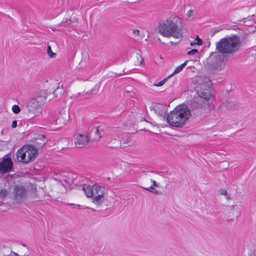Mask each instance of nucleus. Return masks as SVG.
<instances>
[{
    "label": "nucleus",
    "mask_w": 256,
    "mask_h": 256,
    "mask_svg": "<svg viewBox=\"0 0 256 256\" xmlns=\"http://www.w3.org/2000/svg\"><path fill=\"white\" fill-rule=\"evenodd\" d=\"M110 134L114 136V138L116 137L120 138L122 134V128L119 127H116L112 128L110 131Z\"/></svg>",
    "instance_id": "15"
},
{
    "label": "nucleus",
    "mask_w": 256,
    "mask_h": 256,
    "mask_svg": "<svg viewBox=\"0 0 256 256\" xmlns=\"http://www.w3.org/2000/svg\"><path fill=\"white\" fill-rule=\"evenodd\" d=\"M13 168V162L11 158H4L0 162V174H4L10 172Z\"/></svg>",
    "instance_id": "11"
},
{
    "label": "nucleus",
    "mask_w": 256,
    "mask_h": 256,
    "mask_svg": "<svg viewBox=\"0 0 256 256\" xmlns=\"http://www.w3.org/2000/svg\"><path fill=\"white\" fill-rule=\"evenodd\" d=\"M182 20L178 18H170L159 23L158 32L163 36L176 38L184 37L182 29L178 26V22L181 23Z\"/></svg>",
    "instance_id": "2"
},
{
    "label": "nucleus",
    "mask_w": 256,
    "mask_h": 256,
    "mask_svg": "<svg viewBox=\"0 0 256 256\" xmlns=\"http://www.w3.org/2000/svg\"><path fill=\"white\" fill-rule=\"evenodd\" d=\"M133 33L134 34H136L137 36H139L140 34V30H133Z\"/></svg>",
    "instance_id": "32"
},
{
    "label": "nucleus",
    "mask_w": 256,
    "mask_h": 256,
    "mask_svg": "<svg viewBox=\"0 0 256 256\" xmlns=\"http://www.w3.org/2000/svg\"><path fill=\"white\" fill-rule=\"evenodd\" d=\"M38 150L33 146H23L16 152L17 160L24 164H28L35 160Z\"/></svg>",
    "instance_id": "7"
},
{
    "label": "nucleus",
    "mask_w": 256,
    "mask_h": 256,
    "mask_svg": "<svg viewBox=\"0 0 256 256\" xmlns=\"http://www.w3.org/2000/svg\"><path fill=\"white\" fill-rule=\"evenodd\" d=\"M82 190L88 198H92L93 203L100 206L104 202L105 189L101 186L95 184L91 187L89 185L84 184Z\"/></svg>",
    "instance_id": "5"
},
{
    "label": "nucleus",
    "mask_w": 256,
    "mask_h": 256,
    "mask_svg": "<svg viewBox=\"0 0 256 256\" xmlns=\"http://www.w3.org/2000/svg\"><path fill=\"white\" fill-rule=\"evenodd\" d=\"M170 44H171L172 45H175V44H175V43H174V42H170Z\"/></svg>",
    "instance_id": "36"
},
{
    "label": "nucleus",
    "mask_w": 256,
    "mask_h": 256,
    "mask_svg": "<svg viewBox=\"0 0 256 256\" xmlns=\"http://www.w3.org/2000/svg\"><path fill=\"white\" fill-rule=\"evenodd\" d=\"M219 193L222 195H226L227 194V190L224 188H221L219 190Z\"/></svg>",
    "instance_id": "28"
},
{
    "label": "nucleus",
    "mask_w": 256,
    "mask_h": 256,
    "mask_svg": "<svg viewBox=\"0 0 256 256\" xmlns=\"http://www.w3.org/2000/svg\"><path fill=\"white\" fill-rule=\"evenodd\" d=\"M136 57L138 59L140 58V64H142L144 62V60L143 58L139 54H137Z\"/></svg>",
    "instance_id": "29"
},
{
    "label": "nucleus",
    "mask_w": 256,
    "mask_h": 256,
    "mask_svg": "<svg viewBox=\"0 0 256 256\" xmlns=\"http://www.w3.org/2000/svg\"><path fill=\"white\" fill-rule=\"evenodd\" d=\"M146 186H142V188L149 192L155 194H159L160 192L156 190V188L159 187V184L151 178L150 176H148L145 180Z\"/></svg>",
    "instance_id": "10"
},
{
    "label": "nucleus",
    "mask_w": 256,
    "mask_h": 256,
    "mask_svg": "<svg viewBox=\"0 0 256 256\" xmlns=\"http://www.w3.org/2000/svg\"><path fill=\"white\" fill-rule=\"evenodd\" d=\"M69 116L66 112H60L58 114L56 118L54 120L55 124L62 128L65 126L68 120Z\"/></svg>",
    "instance_id": "12"
},
{
    "label": "nucleus",
    "mask_w": 256,
    "mask_h": 256,
    "mask_svg": "<svg viewBox=\"0 0 256 256\" xmlns=\"http://www.w3.org/2000/svg\"><path fill=\"white\" fill-rule=\"evenodd\" d=\"M150 109L154 110L156 114L160 116L164 114L166 112V106L160 104H152L150 106Z\"/></svg>",
    "instance_id": "14"
},
{
    "label": "nucleus",
    "mask_w": 256,
    "mask_h": 256,
    "mask_svg": "<svg viewBox=\"0 0 256 256\" xmlns=\"http://www.w3.org/2000/svg\"><path fill=\"white\" fill-rule=\"evenodd\" d=\"M198 96L188 102V106L192 110H202L208 112L212 108L210 103L212 82L207 76H200L196 78Z\"/></svg>",
    "instance_id": "1"
},
{
    "label": "nucleus",
    "mask_w": 256,
    "mask_h": 256,
    "mask_svg": "<svg viewBox=\"0 0 256 256\" xmlns=\"http://www.w3.org/2000/svg\"><path fill=\"white\" fill-rule=\"evenodd\" d=\"M48 96L46 90H40L35 97L29 100L26 104L28 110L31 113L35 114L41 110L42 106L46 102Z\"/></svg>",
    "instance_id": "6"
},
{
    "label": "nucleus",
    "mask_w": 256,
    "mask_h": 256,
    "mask_svg": "<svg viewBox=\"0 0 256 256\" xmlns=\"http://www.w3.org/2000/svg\"><path fill=\"white\" fill-rule=\"evenodd\" d=\"M190 116V110L186 105L176 106L168 114L167 122L172 126L182 128Z\"/></svg>",
    "instance_id": "3"
},
{
    "label": "nucleus",
    "mask_w": 256,
    "mask_h": 256,
    "mask_svg": "<svg viewBox=\"0 0 256 256\" xmlns=\"http://www.w3.org/2000/svg\"><path fill=\"white\" fill-rule=\"evenodd\" d=\"M238 108V106L237 105H235L234 106V108Z\"/></svg>",
    "instance_id": "37"
},
{
    "label": "nucleus",
    "mask_w": 256,
    "mask_h": 256,
    "mask_svg": "<svg viewBox=\"0 0 256 256\" xmlns=\"http://www.w3.org/2000/svg\"><path fill=\"white\" fill-rule=\"evenodd\" d=\"M240 38L237 36L221 39L216 46L218 52L224 54H232L237 51L240 46Z\"/></svg>",
    "instance_id": "4"
},
{
    "label": "nucleus",
    "mask_w": 256,
    "mask_h": 256,
    "mask_svg": "<svg viewBox=\"0 0 256 256\" xmlns=\"http://www.w3.org/2000/svg\"><path fill=\"white\" fill-rule=\"evenodd\" d=\"M154 86H162V84L161 82H159L157 83L156 84H154Z\"/></svg>",
    "instance_id": "34"
},
{
    "label": "nucleus",
    "mask_w": 256,
    "mask_h": 256,
    "mask_svg": "<svg viewBox=\"0 0 256 256\" xmlns=\"http://www.w3.org/2000/svg\"><path fill=\"white\" fill-rule=\"evenodd\" d=\"M46 138L44 135H41L40 136V140H42L40 142H36L37 147L38 148H42L44 144H46V142H44V139Z\"/></svg>",
    "instance_id": "19"
},
{
    "label": "nucleus",
    "mask_w": 256,
    "mask_h": 256,
    "mask_svg": "<svg viewBox=\"0 0 256 256\" xmlns=\"http://www.w3.org/2000/svg\"><path fill=\"white\" fill-rule=\"evenodd\" d=\"M90 95V93L89 92H86L85 93L79 92L77 94V96H73V97L78 98H80V99H82L83 98H84L86 97L87 96H89Z\"/></svg>",
    "instance_id": "22"
},
{
    "label": "nucleus",
    "mask_w": 256,
    "mask_h": 256,
    "mask_svg": "<svg viewBox=\"0 0 256 256\" xmlns=\"http://www.w3.org/2000/svg\"><path fill=\"white\" fill-rule=\"evenodd\" d=\"M64 93V90L62 86L60 87L59 86L53 92V94L55 95L56 97H58L62 96Z\"/></svg>",
    "instance_id": "18"
},
{
    "label": "nucleus",
    "mask_w": 256,
    "mask_h": 256,
    "mask_svg": "<svg viewBox=\"0 0 256 256\" xmlns=\"http://www.w3.org/2000/svg\"><path fill=\"white\" fill-rule=\"evenodd\" d=\"M32 190L34 194L36 192V187L35 185H32Z\"/></svg>",
    "instance_id": "31"
},
{
    "label": "nucleus",
    "mask_w": 256,
    "mask_h": 256,
    "mask_svg": "<svg viewBox=\"0 0 256 256\" xmlns=\"http://www.w3.org/2000/svg\"><path fill=\"white\" fill-rule=\"evenodd\" d=\"M47 52L48 54V56L51 58H55L56 54L52 52V48L50 46H48L47 48Z\"/></svg>",
    "instance_id": "23"
},
{
    "label": "nucleus",
    "mask_w": 256,
    "mask_h": 256,
    "mask_svg": "<svg viewBox=\"0 0 256 256\" xmlns=\"http://www.w3.org/2000/svg\"><path fill=\"white\" fill-rule=\"evenodd\" d=\"M17 126V121L14 120L12 122V128H16Z\"/></svg>",
    "instance_id": "30"
},
{
    "label": "nucleus",
    "mask_w": 256,
    "mask_h": 256,
    "mask_svg": "<svg viewBox=\"0 0 256 256\" xmlns=\"http://www.w3.org/2000/svg\"><path fill=\"white\" fill-rule=\"evenodd\" d=\"M188 62V60H186L182 64L176 68L174 72L169 76V77H170L172 76L182 72L183 68L186 66Z\"/></svg>",
    "instance_id": "17"
},
{
    "label": "nucleus",
    "mask_w": 256,
    "mask_h": 256,
    "mask_svg": "<svg viewBox=\"0 0 256 256\" xmlns=\"http://www.w3.org/2000/svg\"><path fill=\"white\" fill-rule=\"evenodd\" d=\"M93 130L94 131V132L96 134L95 139L96 140H100V138L102 137V134H104L102 128L100 126H98L94 128Z\"/></svg>",
    "instance_id": "16"
},
{
    "label": "nucleus",
    "mask_w": 256,
    "mask_h": 256,
    "mask_svg": "<svg viewBox=\"0 0 256 256\" xmlns=\"http://www.w3.org/2000/svg\"><path fill=\"white\" fill-rule=\"evenodd\" d=\"M90 138L88 135L78 134L76 138L75 144L78 147H82L88 144Z\"/></svg>",
    "instance_id": "13"
},
{
    "label": "nucleus",
    "mask_w": 256,
    "mask_h": 256,
    "mask_svg": "<svg viewBox=\"0 0 256 256\" xmlns=\"http://www.w3.org/2000/svg\"><path fill=\"white\" fill-rule=\"evenodd\" d=\"M234 207H235L234 205H232L230 206H224L223 209L224 210V212L226 213L229 209L231 210H234Z\"/></svg>",
    "instance_id": "25"
},
{
    "label": "nucleus",
    "mask_w": 256,
    "mask_h": 256,
    "mask_svg": "<svg viewBox=\"0 0 256 256\" xmlns=\"http://www.w3.org/2000/svg\"><path fill=\"white\" fill-rule=\"evenodd\" d=\"M202 40L200 38H199L198 36H197L194 41V42H191L190 43V46H195L196 44H198V46H200L202 45Z\"/></svg>",
    "instance_id": "21"
},
{
    "label": "nucleus",
    "mask_w": 256,
    "mask_h": 256,
    "mask_svg": "<svg viewBox=\"0 0 256 256\" xmlns=\"http://www.w3.org/2000/svg\"><path fill=\"white\" fill-rule=\"evenodd\" d=\"M127 144H128L129 146H130L132 144V142L130 140H129L128 142H126Z\"/></svg>",
    "instance_id": "35"
},
{
    "label": "nucleus",
    "mask_w": 256,
    "mask_h": 256,
    "mask_svg": "<svg viewBox=\"0 0 256 256\" xmlns=\"http://www.w3.org/2000/svg\"><path fill=\"white\" fill-rule=\"evenodd\" d=\"M92 210H94V211H95L94 209V208H90Z\"/></svg>",
    "instance_id": "38"
},
{
    "label": "nucleus",
    "mask_w": 256,
    "mask_h": 256,
    "mask_svg": "<svg viewBox=\"0 0 256 256\" xmlns=\"http://www.w3.org/2000/svg\"><path fill=\"white\" fill-rule=\"evenodd\" d=\"M198 54V51L196 49H193L188 52V54L190 56Z\"/></svg>",
    "instance_id": "26"
},
{
    "label": "nucleus",
    "mask_w": 256,
    "mask_h": 256,
    "mask_svg": "<svg viewBox=\"0 0 256 256\" xmlns=\"http://www.w3.org/2000/svg\"><path fill=\"white\" fill-rule=\"evenodd\" d=\"M215 58V60L212 62V66L214 70H221L224 68V56L219 52H215L212 53L210 56V58Z\"/></svg>",
    "instance_id": "9"
},
{
    "label": "nucleus",
    "mask_w": 256,
    "mask_h": 256,
    "mask_svg": "<svg viewBox=\"0 0 256 256\" xmlns=\"http://www.w3.org/2000/svg\"><path fill=\"white\" fill-rule=\"evenodd\" d=\"M12 110L15 114H18L20 112V108L18 105H14L12 107Z\"/></svg>",
    "instance_id": "24"
},
{
    "label": "nucleus",
    "mask_w": 256,
    "mask_h": 256,
    "mask_svg": "<svg viewBox=\"0 0 256 256\" xmlns=\"http://www.w3.org/2000/svg\"><path fill=\"white\" fill-rule=\"evenodd\" d=\"M169 78L170 77L168 76V78H164V80H162L160 81L162 85L164 84L166 82V81L168 78Z\"/></svg>",
    "instance_id": "33"
},
{
    "label": "nucleus",
    "mask_w": 256,
    "mask_h": 256,
    "mask_svg": "<svg viewBox=\"0 0 256 256\" xmlns=\"http://www.w3.org/2000/svg\"><path fill=\"white\" fill-rule=\"evenodd\" d=\"M28 194V191L25 186L16 184L13 187L11 198L14 204H20L26 200Z\"/></svg>",
    "instance_id": "8"
},
{
    "label": "nucleus",
    "mask_w": 256,
    "mask_h": 256,
    "mask_svg": "<svg viewBox=\"0 0 256 256\" xmlns=\"http://www.w3.org/2000/svg\"><path fill=\"white\" fill-rule=\"evenodd\" d=\"M70 22V20H68L67 18L64 21H62L60 24V26H66L68 24H69L70 23L69 22Z\"/></svg>",
    "instance_id": "27"
},
{
    "label": "nucleus",
    "mask_w": 256,
    "mask_h": 256,
    "mask_svg": "<svg viewBox=\"0 0 256 256\" xmlns=\"http://www.w3.org/2000/svg\"><path fill=\"white\" fill-rule=\"evenodd\" d=\"M8 194V192L6 189H0V199L3 200Z\"/></svg>",
    "instance_id": "20"
}]
</instances>
